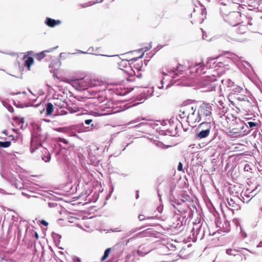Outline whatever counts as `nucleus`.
Returning <instances> with one entry per match:
<instances>
[{
	"mask_svg": "<svg viewBox=\"0 0 262 262\" xmlns=\"http://www.w3.org/2000/svg\"><path fill=\"white\" fill-rule=\"evenodd\" d=\"M100 85L98 80H93L89 77H83V102L84 103L85 108L89 110L93 108L94 106H98L102 111L110 113V111L106 110L111 108L113 104L107 100H104L102 96H98L97 98L93 97L96 95V92L89 90Z\"/></svg>",
	"mask_w": 262,
	"mask_h": 262,
	"instance_id": "obj_1",
	"label": "nucleus"
},
{
	"mask_svg": "<svg viewBox=\"0 0 262 262\" xmlns=\"http://www.w3.org/2000/svg\"><path fill=\"white\" fill-rule=\"evenodd\" d=\"M248 126L244 121L239 119H235V123L230 130L231 137H241L248 135L250 131L247 129Z\"/></svg>",
	"mask_w": 262,
	"mask_h": 262,
	"instance_id": "obj_2",
	"label": "nucleus"
},
{
	"mask_svg": "<svg viewBox=\"0 0 262 262\" xmlns=\"http://www.w3.org/2000/svg\"><path fill=\"white\" fill-rule=\"evenodd\" d=\"M88 153V163L90 164L97 166L101 160L102 149H100L96 145L92 144L87 147Z\"/></svg>",
	"mask_w": 262,
	"mask_h": 262,
	"instance_id": "obj_3",
	"label": "nucleus"
},
{
	"mask_svg": "<svg viewBox=\"0 0 262 262\" xmlns=\"http://www.w3.org/2000/svg\"><path fill=\"white\" fill-rule=\"evenodd\" d=\"M216 80L214 75L203 77L200 82V87L205 92L214 91L216 87Z\"/></svg>",
	"mask_w": 262,
	"mask_h": 262,
	"instance_id": "obj_4",
	"label": "nucleus"
},
{
	"mask_svg": "<svg viewBox=\"0 0 262 262\" xmlns=\"http://www.w3.org/2000/svg\"><path fill=\"white\" fill-rule=\"evenodd\" d=\"M212 107L209 103H203L198 108V115L201 120H211L212 118Z\"/></svg>",
	"mask_w": 262,
	"mask_h": 262,
	"instance_id": "obj_5",
	"label": "nucleus"
},
{
	"mask_svg": "<svg viewBox=\"0 0 262 262\" xmlns=\"http://www.w3.org/2000/svg\"><path fill=\"white\" fill-rule=\"evenodd\" d=\"M244 250H248L247 249L241 247L236 248L232 246V247L226 249V253L230 256L236 257L239 256L241 260L243 259L242 255L245 260L246 259V254L243 252Z\"/></svg>",
	"mask_w": 262,
	"mask_h": 262,
	"instance_id": "obj_6",
	"label": "nucleus"
},
{
	"mask_svg": "<svg viewBox=\"0 0 262 262\" xmlns=\"http://www.w3.org/2000/svg\"><path fill=\"white\" fill-rule=\"evenodd\" d=\"M143 56V54L138 58H134L130 59L129 60L123 59L122 61L120 62V63H119L120 70L124 71L125 73H126L128 75H133V74H135V72L133 69L132 67L130 66H127V62L132 61L133 60L136 61L139 58H142ZM128 64H129V63H128Z\"/></svg>",
	"mask_w": 262,
	"mask_h": 262,
	"instance_id": "obj_7",
	"label": "nucleus"
},
{
	"mask_svg": "<svg viewBox=\"0 0 262 262\" xmlns=\"http://www.w3.org/2000/svg\"><path fill=\"white\" fill-rule=\"evenodd\" d=\"M195 108L191 106H186V108L184 109L183 112H186V114H187L189 111L191 112L188 114V116L187 117L189 122L193 123L201 121L200 118L198 115V113L196 115H195Z\"/></svg>",
	"mask_w": 262,
	"mask_h": 262,
	"instance_id": "obj_8",
	"label": "nucleus"
},
{
	"mask_svg": "<svg viewBox=\"0 0 262 262\" xmlns=\"http://www.w3.org/2000/svg\"><path fill=\"white\" fill-rule=\"evenodd\" d=\"M187 68L190 70V73L202 74L206 73V66L202 62L195 63L194 64L189 66Z\"/></svg>",
	"mask_w": 262,
	"mask_h": 262,
	"instance_id": "obj_9",
	"label": "nucleus"
},
{
	"mask_svg": "<svg viewBox=\"0 0 262 262\" xmlns=\"http://www.w3.org/2000/svg\"><path fill=\"white\" fill-rule=\"evenodd\" d=\"M186 70V68L183 66L179 64L176 68H173L167 70V73L163 72L162 74L164 76L169 75L172 78H176L179 74H181V72Z\"/></svg>",
	"mask_w": 262,
	"mask_h": 262,
	"instance_id": "obj_10",
	"label": "nucleus"
},
{
	"mask_svg": "<svg viewBox=\"0 0 262 262\" xmlns=\"http://www.w3.org/2000/svg\"><path fill=\"white\" fill-rule=\"evenodd\" d=\"M215 225L217 228L219 229L217 232L220 233L221 232H228L230 231V223L227 221H225L224 223H222L220 219H216L215 220Z\"/></svg>",
	"mask_w": 262,
	"mask_h": 262,
	"instance_id": "obj_11",
	"label": "nucleus"
},
{
	"mask_svg": "<svg viewBox=\"0 0 262 262\" xmlns=\"http://www.w3.org/2000/svg\"><path fill=\"white\" fill-rule=\"evenodd\" d=\"M32 51H28L27 54L23 57V60H24V66L27 68L28 71L31 70V66L34 64V60L33 57L29 56L32 54Z\"/></svg>",
	"mask_w": 262,
	"mask_h": 262,
	"instance_id": "obj_12",
	"label": "nucleus"
},
{
	"mask_svg": "<svg viewBox=\"0 0 262 262\" xmlns=\"http://www.w3.org/2000/svg\"><path fill=\"white\" fill-rule=\"evenodd\" d=\"M207 228L206 225H201L199 226L198 224L193 227V230H195L196 238L200 239H203L205 234V229Z\"/></svg>",
	"mask_w": 262,
	"mask_h": 262,
	"instance_id": "obj_13",
	"label": "nucleus"
},
{
	"mask_svg": "<svg viewBox=\"0 0 262 262\" xmlns=\"http://www.w3.org/2000/svg\"><path fill=\"white\" fill-rule=\"evenodd\" d=\"M225 204L226 207L232 211L237 210L240 208V206L236 203L235 201L232 198H227Z\"/></svg>",
	"mask_w": 262,
	"mask_h": 262,
	"instance_id": "obj_14",
	"label": "nucleus"
},
{
	"mask_svg": "<svg viewBox=\"0 0 262 262\" xmlns=\"http://www.w3.org/2000/svg\"><path fill=\"white\" fill-rule=\"evenodd\" d=\"M154 92L153 88L145 89L142 92V95L141 96V100L146 99L151 97Z\"/></svg>",
	"mask_w": 262,
	"mask_h": 262,
	"instance_id": "obj_15",
	"label": "nucleus"
},
{
	"mask_svg": "<svg viewBox=\"0 0 262 262\" xmlns=\"http://www.w3.org/2000/svg\"><path fill=\"white\" fill-rule=\"evenodd\" d=\"M45 23L48 26L53 28L56 26L60 25L61 21L60 20H55L49 17H47Z\"/></svg>",
	"mask_w": 262,
	"mask_h": 262,
	"instance_id": "obj_16",
	"label": "nucleus"
},
{
	"mask_svg": "<svg viewBox=\"0 0 262 262\" xmlns=\"http://www.w3.org/2000/svg\"><path fill=\"white\" fill-rule=\"evenodd\" d=\"M198 133L195 135V138L196 139H202L203 138H205L207 137L210 133L208 131H205L203 129H197Z\"/></svg>",
	"mask_w": 262,
	"mask_h": 262,
	"instance_id": "obj_17",
	"label": "nucleus"
},
{
	"mask_svg": "<svg viewBox=\"0 0 262 262\" xmlns=\"http://www.w3.org/2000/svg\"><path fill=\"white\" fill-rule=\"evenodd\" d=\"M211 128V124L209 122H203L201 123L197 128V129H203L205 131H208L210 132Z\"/></svg>",
	"mask_w": 262,
	"mask_h": 262,
	"instance_id": "obj_18",
	"label": "nucleus"
},
{
	"mask_svg": "<svg viewBox=\"0 0 262 262\" xmlns=\"http://www.w3.org/2000/svg\"><path fill=\"white\" fill-rule=\"evenodd\" d=\"M255 104V99L250 96H247V100L244 102V105L249 108L250 106H254Z\"/></svg>",
	"mask_w": 262,
	"mask_h": 262,
	"instance_id": "obj_19",
	"label": "nucleus"
},
{
	"mask_svg": "<svg viewBox=\"0 0 262 262\" xmlns=\"http://www.w3.org/2000/svg\"><path fill=\"white\" fill-rule=\"evenodd\" d=\"M257 189V188L256 187V188L255 189L252 190L251 191L248 192V193H247V192L248 191V190H247L246 191L244 192L243 194H242V197L244 198V196H246L248 198H252L258 192Z\"/></svg>",
	"mask_w": 262,
	"mask_h": 262,
	"instance_id": "obj_20",
	"label": "nucleus"
},
{
	"mask_svg": "<svg viewBox=\"0 0 262 262\" xmlns=\"http://www.w3.org/2000/svg\"><path fill=\"white\" fill-rule=\"evenodd\" d=\"M49 52L48 50L43 51L40 53H36L33 55L34 57L38 61H41L46 56V53Z\"/></svg>",
	"mask_w": 262,
	"mask_h": 262,
	"instance_id": "obj_21",
	"label": "nucleus"
},
{
	"mask_svg": "<svg viewBox=\"0 0 262 262\" xmlns=\"http://www.w3.org/2000/svg\"><path fill=\"white\" fill-rule=\"evenodd\" d=\"M215 58H208L207 61L206 62V65L205 66L206 68H213L215 69V64L216 61H215Z\"/></svg>",
	"mask_w": 262,
	"mask_h": 262,
	"instance_id": "obj_22",
	"label": "nucleus"
},
{
	"mask_svg": "<svg viewBox=\"0 0 262 262\" xmlns=\"http://www.w3.org/2000/svg\"><path fill=\"white\" fill-rule=\"evenodd\" d=\"M46 116L51 115L54 111V106L52 103H48L46 104Z\"/></svg>",
	"mask_w": 262,
	"mask_h": 262,
	"instance_id": "obj_23",
	"label": "nucleus"
},
{
	"mask_svg": "<svg viewBox=\"0 0 262 262\" xmlns=\"http://www.w3.org/2000/svg\"><path fill=\"white\" fill-rule=\"evenodd\" d=\"M247 30L248 28L246 25H239L238 30H237V33L239 34H243L246 33Z\"/></svg>",
	"mask_w": 262,
	"mask_h": 262,
	"instance_id": "obj_24",
	"label": "nucleus"
},
{
	"mask_svg": "<svg viewBox=\"0 0 262 262\" xmlns=\"http://www.w3.org/2000/svg\"><path fill=\"white\" fill-rule=\"evenodd\" d=\"M177 257L175 254L170 255L165 260L162 262H174L177 260Z\"/></svg>",
	"mask_w": 262,
	"mask_h": 262,
	"instance_id": "obj_25",
	"label": "nucleus"
},
{
	"mask_svg": "<svg viewBox=\"0 0 262 262\" xmlns=\"http://www.w3.org/2000/svg\"><path fill=\"white\" fill-rule=\"evenodd\" d=\"M102 2V0H92V1L89 2L88 3H85L83 4V7H89L92 6L96 3H101Z\"/></svg>",
	"mask_w": 262,
	"mask_h": 262,
	"instance_id": "obj_26",
	"label": "nucleus"
},
{
	"mask_svg": "<svg viewBox=\"0 0 262 262\" xmlns=\"http://www.w3.org/2000/svg\"><path fill=\"white\" fill-rule=\"evenodd\" d=\"M222 82L223 84H224L225 82V84H226L227 86L229 88L233 87L234 86V82L230 79H227L226 80H222Z\"/></svg>",
	"mask_w": 262,
	"mask_h": 262,
	"instance_id": "obj_27",
	"label": "nucleus"
},
{
	"mask_svg": "<svg viewBox=\"0 0 262 262\" xmlns=\"http://www.w3.org/2000/svg\"><path fill=\"white\" fill-rule=\"evenodd\" d=\"M11 144L10 141L2 142L0 141V147L7 148L9 147Z\"/></svg>",
	"mask_w": 262,
	"mask_h": 262,
	"instance_id": "obj_28",
	"label": "nucleus"
},
{
	"mask_svg": "<svg viewBox=\"0 0 262 262\" xmlns=\"http://www.w3.org/2000/svg\"><path fill=\"white\" fill-rule=\"evenodd\" d=\"M72 129L74 131L75 133H80L82 131V127L80 125H75L73 127Z\"/></svg>",
	"mask_w": 262,
	"mask_h": 262,
	"instance_id": "obj_29",
	"label": "nucleus"
},
{
	"mask_svg": "<svg viewBox=\"0 0 262 262\" xmlns=\"http://www.w3.org/2000/svg\"><path fill=\"white\" fill-rule=\"evenodd\" d=\"M110 251H111V248H107L105 250V251H104V255H103V257L101 258L102 261H104L108 257V256L110 254Z\"/></svg>",
	"mask_w": 262,
	"mask_h": 262,
	"instance_id": "obj_30",
	"label": "nucleus"
},
{
	"mask_svg": "<svg viewBox=\"0 0 262 262\" xmlns=\"http://www.w3.org/2000/svg\"><path fill=\"white\" fill-rule=\"evenodd\" d=\"M225 64L224 63H223V62L222 61H219V62H216V64H215V70H219L220 68H223L225 67Z\"/></svg>",
	"mask_w": 262,
	"mask_h": 262,
	"instance_id": "obj_31",
	"label": "nucleus"
},
{
	"mask_svg": "<svg viewBox=\"0 0 262 262\" xmlns=\"http://www.w3.org/2000/svg\"><path fill=\"white\" fill-rule=\"evenodd\" d=\"M243 90V88L241 86H239L238 85H234L233 87L232 91L234 92L235 93H241Z\"/></svg>",
	"mask_w": 262,
	"mask_h": 262,
	"instance_id": "obj_32",
	"label": "nucleus"
},
{
	"mask_svg": "<svg viewBox=\"0 0 262 262\" xmlns=\"http://www.w3.org/2000/svg\"><path fill=\"white\" fill-rule=\"evenodd\" d=\"M143 249H141V250L139 249L138 250L137 253L139 254V255L143 256L145 255L146 254H147V253H148L151 251V250H147L146 251H143Z\"/></svg>",
	"mask_w": 262,
	"mask_h": 262,
	"instance_id": "obj_33",
	"label": "nucleus"
},
{
	"mask_svg": "<svg viewBox=\"0 0 262 262\" xmlns=\"http://www.w3.org/2000/svg\"><path fill=\"white\" fill-rule=\"evenodd\" d=\"M145 119L144 118H138L135 120H133L127 123V125H130L132 124L136 123L139 122L141 120H144Z\"/></svg>",
	"mask_w": 262,
	"mask_h": 262,
	"instance_id": "obj_34",
	"label": "nucleus"
},
{
	"mask_svg": "<svg viewBox=\"0 0 262 262\" xmlns=\"http://www.w3.org/2000/svg\"><path fill=\"white\" fill-rule=\"evenodd\" d=\"M94 128V126L93 124H92L91 125V126H85V127L83 126V132H89L91 130H92Z\"/></svg>",
	"mask_w": 262,
	"mask_h": 262,
	"instance_id": "obj_35",
	"label": "nucleus"
},
{
	"mask_svg": "<svg viewBox=\"0 0 262 262\" xmlns=\"http://www.w3.org/2000/svg\"><path fill=\"white\" fill-rule=\"evenodd\" d=\"M56 141H57V142H62L63 143L66 144V145H68L69 144V142L68 140H67L66 139H64V138H60V137H58V138H56Z\"/></svg>",
	"mask_w": 262,
	"mask_h": 262,
	"instance_id": "obj_36",
	"label": "nucleus"
},
{
	"mask_svg": "<svg viewBox=\"0 0 262 262\" xmlns=\"http://www.w3.org/2000/svg\"><path fill=\"white\" fill-rule=\"evenodd\" d=\"M143 66V63L142 61L140 62L137 63L136 65L134 66L135 69H136L138 71H141Z\"/></svg>",
	"mask_w": 262,
	"mask_h": 262,
	"instance_id": "obj_37",
	"label": "nucleus"
},
{
	"mask_svg": "<svg viewBox=\"0 0 262 262\" xmlns=\"http://www.w3.org/2000/svg\"><path fill=\"white\" fill-rule=\"evenodd\" d=\"M153 144L158 147H160V148H163V146H164V145L163 144L160 142L159 141H154V142H153Z\"/></svg>",
	"mask_w": 262,
	"mask_h": 262,
	"instance_id": "obj_38",
	"label": "nucleus"
},
{
	"mask_svg": "<svg viewBox=\"0 0 262 262\" xmlns=\"http://www.w3.org/2000/svg\"><path fill=\"white\" fill-rule=\"evenodd\" d=\"M248 126V128L249 127L252 128L253 127L256 126L257 125V123H255L254 122H248L247 124H246Z\"/></svg>",
	"mask_w": 262,
	"mask_h": 262,
	"instance_id": "obj_39",
	"label": "nucleus"
},
{
	"mask_svg": "<svg viewBox=\"0 0 262 262\" xmlns=\"http://www.w3.org/2000/svg\"><path fill=\"white\" fill-rule=\"evenodd\" d=\"M83 53H88L96 55V53L94 51V48L93 47L90 48L86 52L83 51Z\"/></svg>",
	"mask_w": 262,
	"mask_h": 262,
	"instance_id": "obj_40",
	"label": "nucleus"
},
{
	"mask_svg": "<svg viewBox=\"0 0 262 262\" xmlns=\"http://www.w3.org/2000/svg\"><path fill=\"white\" fill-rule=\"evenodd\" d=\"M243 64H244V66H245L247 68L248 71L249 72L250 71V70H252V67H251L250 64L249 62H248L247 61H244Z\"/></svg>",
	"mask_w": 262,
	"mask_h": 262,
	"instance_id": "obj_41",
	"label": "nucleus"
},
{
	"mask_svg": "<svg viewBox=\"0 0 262 262\" xmlns=\"http://www.w3.org/2000/svg\"><path fill=\"white\" fill-rule=\"evenodd\" d=\"M223 99L224 100V99L223 98H222L220 100H219L217 101L218 103H219V105H218V106H219V107H220V108H221V107H223V108H224V106L223 105V104H224Z\"/></svg>",
	"mask_w": 262,
	"mask_h": 262,
	"instance_id": "obj_42",
	"label": "nucleus"
},
{
	"mask_svg": "<svg viewBox=\"0 0 262 262\" xmlns=\"http://www.w3.org/2000/svg\"><path fill=\"white\" fill-rule=\"evenodd\" d=\"M247 96L243 95L237 97L236 99L239 101L245 102V100H247Z\"/></svg>",
	"mask_w": 262,
	"mask_h": 262,
	"instance_id": "obj_43",
	"label": "nucleus"
},
{
	"mask_svg": "<svg viewBox=\"0 0 262 262\" xmlns=\"http://www.w3.org/2000/svg\"><path fill=\"white\" fill-rule=\"evenodd\" d=\"M185 108H186V107H183L180 111V112L181 113V114H180V116L182 118L187 117L186 112H183L184 109H185Z\"/></svg>",
	"mask_w": 262,
	"mask_h": 262,
	"instance_id": "obj_44",
	"label": "nucleus"
},
{
	"mask_svg": "<svg viewBox=\"0 0 262 262\" xmlns=\"http://www.w3.org/2000/svg\"><path fill=\"white\" fill-rule=\"evenodd\" d=\"M227 40L228 41H230V40H234V41H242L239 38H230L229 36H227V38H226Z\"/></svg>",
	"mask_w": 262,
	"mask_h": 262,
	"instance_id": "obj_45",
	"label": "nucleus"
},
{
	"mask_svg": "<svg viewBox=\"0 0 262 262\" xmlns=\"http://www.w3.org/2000/svg\"><path fill=\"white\" fill-rule=\"evenodd\" d=\"M239 16H240V15L237 12H234L230 15L231 18H238Z\"/></svg>",
	"mask_w": 262,
	"mask_h": 262,
	"instance_id": "obj_46",
	"label": "nucleus"
},
{
	"mask_svg": "<svg viewBox=\"0 0 262 262\" xmlns=\"http://www.w3.org/2000/svg\"><path fill=\"white\" fill-rule=\"evenodd\" d=\"M78 220V219L76 218V217H71V221L70 222L71 223H75L76 224H77V225L78 226L79 225V224L78 223H77L76 221Z\"/></svg>",
	"mask_w": 262,
	"mask_h": 262,
	"instance_id": "obj_47",
	"label": "nucleus"
},
{
	"mask_svg": "<svg viewBox=\"0 0 262 262\" xmlns=\"http://www.w3.org/2000/svg\"><path fill=\"white\" fill-rule=\"evenodd\" d=\"M137 231V230H135V229H132V230H130L129 232L126 233V236H128L129 235H130L132 233H134L135 232H136Z\"/></svg>",
	"mask_w": 262,
	"mask_h": 262,
	"instance_id": "obj_48",
	"label": "nucleus"
},
{
	"mask_svg": "<svg viewBox=\"0 0 262 262\" xmlns=\"http://www.w3.org/2000/svg\"><path fill=\"white\" fill-rule=\"evenodd\" d=\"M92 119H85L84 122L86 125H90L92 122Z\"/></svg>",
	"mask_w": 262,
	"mask_h": 262,
	"instance_id": "obj_49",
	"label": "nucleus"
},
{
	"mask_svg": "<svg viewBox=\"0 0 262 262\" xmlns=\"http://www.w3.org/2000/svg\"><path fill=\"white\" fill-rule=\"evenodd\" d=\"M183 169V164L181 162H180L179 163L178 166V170L179 171H181Z\"/></svg>",
	"mask_w": 262,
	"mask_h": 262,
	"instance_id": "obj_50",
	"label": "nucleus"
},
{
	"mask_svg": "<svg viewBox=\"0 0 262 262\" xmlns=\"http://www.w3.org/2000/svg\"><path fill=\"white\" fill-rule=\"evenodd\" d=\"M138 219L140 221H144L145 220V218L144 217V215H142V214H140L139 216H138Z\"/></svg>",
	"mask_w": 262,
	"mask_h": 262,
	"instance_id": "obj_51",
	"label": "nucleus"
},
{
	"mask_svg": "<svg viewBox=\"0 0 262 262\" xmlns=\"http://www.w3.org/2000/svg\"><path fill=\"white\" fill-rule=\"evenodd\" d=\"M42 159L46 162H49L50 160V156H47V157H45V158H42Z\"/></svg>",
	"mask_w": 262,
	"mask_h": 262,
	"instance_id": "obj_52",
	"label": "nucleus"
},
{
	"mask_svg": "<svg viewBox=\"0 0 262 262\" xmlns=\"http://www.w3.org/2000/svg\"><path fill=\"white\" fill-rule=\"evenodd\" d=\"M40 223H41L42 225H44V226H48V222H46V221H45V220H42V221L40 222Z\"/></svg>",
	"mask_w": 262,
	"mask_h": 262,
	"instance_id": "obj_53",
	"label": "nucleus"
},
{
	"mask_svg": "<svg viewBox=\"0 0 262 262\" xmlns=\"http://www.w3.org/2000/svg\"><path fill=\"white\" fill-rule=\"evenodd\" d=\"M74 262H80V259L76 256L73 257Z\"/></svg>",
	"mask_w": 262,
	"mask_h": 262,
	"instance_id": "obj_54",
	"label": "nucleus"
},
{
	"mask_svg": "<svg viewBox=\"0 0 262 262\" xmlns=\"http://www.w3.org/2000/svg\"><path fill=\"white\" fill-rule=\"evenodd\" d=\"M146 124H147V123H144V122H141V123H139L138 125H135V127L141 126L144 125Z\"/></svg>",
	"mask_w": 262,
	"mask_h": 262,
	"instance_id": "obj_55",
	"label": "nucleus"
},
{
	"mask_svg": "<svg viewBox=\"0 0 262 262\" xmlns=\"http://www.w3.org/2000/svg\"><path fill=\"white\" fill-rule=\"evenodd\" d=\"M161 85L158 86V88L159 89H162L163 88V79L161 80Z\"/></svg>",
	"mask_w": 262,
	"mask_h": 262,
	"instance_id": "obj_56",
	"label": "nucleus"
},
{
	"mask_svg": "<svg viewBox=\"0 0 262 262\" xmlns=\"http://www.w3.org/2000/svg\"><path fill=\"white\" fill-rule=\"evenodd\" d=\"M157 210L159 212L161 213L162 212V210H163V207H161V206H159L157 208Z\"/></svg>",
	"mask_w": 262,
	"mask_h": 262,
	"instance_id": "obj_57",
	"label": "nucleus"
},
{
	"mask_svg": "<svg viewBox=\"0 0 262 262\" xmlns=\"http://www.w3.org/2000/svg\"><path fill=\"white\" fill-rule=\"evenodd\" d=\"M91 192V191H88L86 190L85 191V194L86 195V198L90 196V193Z\"/></svg>",
	"mask_w": 262,
	"mask_h": 262,
	"instance_id": "obj_58",
	"label": "nucleus"
},
{
	"mask_svg": "<svg viewBox=\"0 0 262 262\" xmlns=\"http://www.w3.org/2000/svg\"><path fill=\"white\" fill-rule=\"evenodd\" d=\"M88 112V111L87 110L83 108V113H82L83 115L86 114Z\"/></svg>",
	"mask_w": 262,
	"mask_h": 262,
	"instance_id": "obj_59",
	"label": "nucleus"
},
{
	"mask_svg": "<svg viewBox=\"0 0 262 262\" xmlns=\"http://www.w3.org/2000/svg\"><path fill=\"white\" fill-rule=\"evenodd\" d=\"M201 30H202V31L203 32V39H205L207 37V36L205 34V33L203 32V30L202 29H201Z\"/></svg>",
	"mask_w": 262,
	"mask_h": 262,
	"instance_id": "obj_60",
	"label": "nucleus"
},
{
	"mask_svg": "<svg viewBox=\"0 0 262 262\" xmlns=\"http://www.w3.org/2000/svg\"><path fill=\"white\" fill-rule=\"evenodd\" d=\"M151 48V46L150 43L148 47L145 48V51L149 50Z\"/></svg>",
	"mask_w": 262,
	"mask_h": 262,
	"instance_id": "obj_61",
	"label": "nucleus"
},
{
	"mask_svg": "<svg viewBox=\"0 0 262 262\" xmlns=\"http://www.w3.org/2000/svg\"><path fill=\"white\" fill-rule=\"evenodd\" d=\"M205 10L204 8H202L201 9V14L202 15H203L204 13L205 14Z\"/></svg>",
	"mask_w": 262,
	"mask_h": 262,
	"instance_id": "obj_62",
	"label": "nucleus"
},
{
	"mask_svg": "<svg viewBox=\"0 0 262 262\" xmlns=\"http://www.w3.org/2000/svg\"><path fill=\"white\" fill-rule=\"evenodd\" d=\"M35 236L36 238L37 239H38V234H37V232H35Z\"/></svg>",
	"mask_w": 262,
	"mask_h": 262,
	"instance_id": "obj_63",
	"label": "nucleus"
},
{
	"mask_svg": "<svg viewBox=\"0 0 262 262\" xmlns=\"http://www.w3.org/2000/svg\"><path fill=\"white\" fill-rule=\"evenodd\" d=\"M30 150L31 152H33L35 151V149L33 148L32 147H31Z\"/></svg>",
	"mask_w": 262,
	"mask_h": 262,
	"instance_id": "obj_64",
	"label": "nucleus"
}]
</instances>
